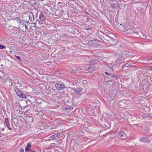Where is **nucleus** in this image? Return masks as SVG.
Wrapping results in <instances>:
<instances>
[{
	"label": "nucleus",
	"instance_id": "nucleus-1",
	"mask_svg": "<svg viewBox=\"0 0 152 152\" xmlns=\"http://www.w3.org/2000/svg\"><path fill=\"white\" fill-rule=\"evenodd\" d=\"M128 54L124 51L121 53V55H119L118 56V58H117V62L122 63H124L126 61L125 59L128 56Z\"/></svg>",
	"mask_w": 152,
	"mask_h": 152
},
{
	"label": "nucleus",
	"instance_id": "nucleus-2",
	"mask_svg": "<svg viewBox=\"0 0 152 152\" xmlns=\"http://www.w3.org/2000/svg\"><path fill=\"white\" fill-rule=\"evenodd\" d=\"M55 86L56 89L58 91L62 90L65 88V84L61 81L56 82Z\"/></svg>",
	"mask_w": 152,
	"mask_h": 152
},
{
	"label": "nucleus",
	"instance_id": "nucleus-3",
	"mask_svg": "<svg viewBox=\"0 0 152 152\" xmlns=\"http://www.w3.org/2000/svg\"><path fill=\"white\" fill-rule=\"evenodd\" d=\"M14 90L16 94L20 98H26V95L22 92L17 87H15Z\"/></svg>",
	"mask_w": 152,
	"mask_h": 152
},
{
	"label": "nucleus",
	"instance_id": "nucleus-4",
	"mask_svg": "<svg viewBox=\"0 0 152 152\" xmlns=\"http://www.w3.org/2000/svg\"><path fill=\"white\" fill-rule=\"evenodd\" d=\"M99 41L94 40H91L88 42V44L89 45H93V46H97L99 45Z\"/></svg>",
	"mask_w": 152,
	"mask_h": 152
},
{
	"label": "nucleus",
	"instance_id": "nucleus-5",
	"mask_svg": "<svg viewBox=\"0 0 152 152\" xmlns=\"http://www.w3.org/2000/svg\"><path fill=\"white\" fill-rule=\"evenodd\" d=\"M141 32L137 28H134V37H138L141 35Z\"/></svg>",
	"mask_w": 152,
	"mask_h": 152
},
{
	"label": "nucleus",
	"instance_id": "nucleus-6",
	"mask_svg": "<svg viewBox=\"0 0 152 152\" xmlns=\"http://www.w3.org/2000/svg\"><path fill=\"white\" fill-rule=\"evenodd\" d=\"M118 135L119 137L122 139L126 138L127 137L126 132L121 130L118 133Z\"/></svg>",
	"mask_w": 152,
	"mask_h": 152
},
{
	"label": "nucleus",
	"instance_id": "nucleus-7",
	"mask_svg": "<svg viewBox=\"0 0 152 152\" xmlns=\"http://www.w3.org/2000/svg\"><path fill=\"white\" fill-rule=\"evenodd\" d=\"M47 14L44 12H41L39 14V18L42 21H45V20L46 15Z\"/></svg>",
	"mask_w": 152,
	"mask_h": 152
},
{
	"label": "nucleus",
	"instance_id": "nucleus-8",
	"mask_svg": "<svg viewBox=\"0 0 152 152\" xmlns=\"http://www.w3.org/2000/svg\"><path fill=\"white\" fill-rule=\"evenodd\" d=\"M140 140L143 143H149L151 142L149 138L145 137H142L141 138Z\"/></svg>",
	"mask_w": 152,
	"mask_h": 152
},
{
	"label": "nucleus",
	"instance_id": "nucleus-9",
	"mask_svg": "<svg viewBox=\"0 0 152 152\" xmlns=\"http://www.w3.org/2000/svg\"><path fill=\"white\" fill-rule=\"evenodd\" d=\"M72 20V19H67L64 20L62 22V24L63 25L66 26L67 25L69 24L71 22V21Z\"/></svg>",
	"mask_w": 152,
	"mask_h": 152
},
{
	"label": "nucleus",
	"instance_id": "nucleus-10",
	"mask_svg": "<svg viewBox=\"0 0 152 152\" xmlns=\"http://www.w3.org/2000/svg\"><path fill=\"white\" fill-rule=\"evenodd\" d=\"M20 23V25L21 26H24L25 24L26 23L28 24V26L30 27V26L29 25V24H30V23H29V20H20V21L19 22Z\"/></svg>",
	"mask_w": 152,
	"mask_h": 152
},
{
	"label": "nucleus",
	"instance_id": "nucleus-11",
	"mask_svg": "<svg viewBox=\"0 0 152 152\" xmlns=\"http://www.w3.org/2000/svg\"><path fill=\"white\" fill-rule=\"evenodd\" d=\"M108 41V43L111 45H114L116 43V40L111 37H109Z\"/></svg>",
	"mask_w": 152,
	"mask_h": 152
},
{
	"label": "nucleus",
	"instance_id": "nucleus-12",
	"mask_svg": "<svg viewBox=\"0 0 152 152\" xmlns=\"http://www.w3.org/2000/svg\"><path fill=\"white\" fill-rule=\"evenodd\" d=\"M61 134V133L60 132H58L50 136V138H52L53 139H57L58 138V137L60 136Z\"/></svg>",
	"mask_w": 152,
	"mask_h": 152
},
{
	"label": "nucleus",
	"instance_id": "nucleus-13",
	"mask_svg": "<svg viewBox=\"0 0 152 152\" xmlns=\"http://www.w3.org/2000/svg\"><path fill=\"white\" fill-rule=\"evenodd\" d=\"M4 121L8 129L10 130H12V129L10 127V124L9 123V120L8 118H6L4 119Z\"/></svg>",
	"mask_w": 152,
	"mask_h": 152
},
{
	"label": "nucleus",
	"instance_id": "nucleus-14",
	"mask_svg": "<svg viewBox=\"0 0 152 152\" xmlns=\"http://www.w3.org/2000/svg\"><path fill=\"white\" fill-rule=\"evenodd\" d=\"M31 145L29 142L28 143L25 148V150L26 152H28L31 150Z\"/></svg>",
	"mask_w": 152,
	"mask_h": 152
},
{
	"label": "nucleus",
	"instance_id": "nucleus-15",
	"mask_svg": "<svg viewBox=\"0 0 152 152\" xmlns=\"http://www.w3.org/2000/svg\"><path fill=\"white\" fill-rule=\"evenodd\" d=\"M72 90L74 91L75 93H78L81 92L83 90V89L82 88L80 87L73 88Z\"/></svg>",
	"mask_w": 152,
	"mask_h": 152
},
{
	"label": "nucleus",
	"instance_id": "nucleus-16",
	"mask_svg": "<svg viewBox=\"0 0 152 152\" xmlns=\"http://www.w3.org/2000/svg\"><path fill=\"white\" fill-rule=\"evenodd\" d=\"M12 80L11 79H9L5 81V82L10 86H11L12 85Z\"/></svg>",
	"mask_w": 152,
	"mask_h": 152
},
{
	"label": "nucleus",
	"instance_id": "nucleus-17",
	"mask_svg": "<svg viewBox=\"0 0 152 152\" xmlns=\"http://www.w3.org/2000/svg\"><path fill=\"white\" fill-rule=\"evenodd\" d=\"M28 24L26 25V24H25L24 26H22V31H26L28 29Z\"/></svg>",
	"mask_w": 152,
	"mask_h": 152
},
{
	"label": "nucleus",
	"instance_id": "nucleus-18",
	"mask_svg": "<svg viewBox=\"0 0 152 152\" xmlns=\"http://www.w3.org/2000/svg\"><path fill=\"white\" fill-rule=\"evenodd\" d=\"M110 77L112 78H114L115 79L117 80H118V79L119 77L118 75H115L114 74H113L112 73Z\"/></svg>",
	"mask_w": 152,
	"mask_h": 152
},
{
	"label": "nucleus",
	"instance_id": "nucleus-19",
	"mask_svg": "<svg viewBox=\"0 0 152 152\" xmlns=\"http://www.w3.org/2000/svg\"><path fill=\"white\" fill-rule=\"evenodd\" d=\"M36 115L37 116H39L40 118H42L44 115V114L41 111L38 112L36 113Z\"/></svg>",
	"mask_w": 152,
	"mask_h": 152
},
{
	"label": "nucleus",
	"instance_id": "nucleus-20",
	"mask_svg": "<svg viewBox=\"0 0 152 152\" xmlns=\"http://www.w3.org/2000/svg\"><path fill=\"white\" fill-rule=\"evenodd\" d=\"M69 97H66L63 99L66 104H67L69 103Z\"/></svg>",
	"mask_w": 152,
	"mask_h": 152
},
{
	"label": "nucleus",
	"instance_id": "nucleus-21",
	"mask_svg": "<svg viewBox=\"0 0 152 152\" xmlns=\"http://www.w3.org/2000/svg\"><path fill=\"white\" fill-rule=\"evenodd\" d=\"M117 7V5L115 4H110V7L114 9H116Z\"/></svg>",
	"mask_w": 152,
	"mask_h": 152
},
{
	"label": "nucleus",
	"instance_id": "nucleus-22",
	"mask_svg": "<svg viewBox=\"0 0 152 152\" xmlns=\"http://www.w3.org/2000/svg\"><path fill=\"white\" fill-rule=\"evenodd\" d=\"M28 17L30 21L31 20L32 21V19H33V20L34 21V15L33 13L30 14L28 16Z\"/></svg>",
	"mask_w": 152,
	"mask_h": 152
},
{
	"label": "nucleus",
	"instance_id": "nucleus-23",
	"mask_svg": "<svg viewBox=\"0 0 152 152\" xmlns=\"http://www.w3.org/2000/svg\"><path fill=\"white\" fill-rule=\"evenodd\" d=\"M58 14H59L58 16L59 17V18H61L62 16L64 13V11L63 10L59 11H58Z\"/></svg>",
	"mask_w": 152,
	"mask_h": 152
},
{
	"label": "nucleus",
	"instance_id": "nucleus-24",
	"mask_svg": "<svg viewBox=\"0 0 152 152\" xmlns=\"http://www.w3.org/2000/svg\"><path fill=\"white\" fill-rule=\"evenodd\" d=\"M4 76V72L3 71H0V78H3Z\"/></svg>",
	"mask_w": 152,
	"mask_h": 152
},
{
	"label": "nucleus",
	"instance_id": "nucleus-25",
	"mask_svg": "<svg viewBox=\"0 0 152 152\" xmlns=\"http://www.w3.org/2000/svg\"><path fill=\"white\" fill-rule=\"evenodd\" d=\"M152 58H151L149 57H145L143 58L142 60L147 61H150V60H152Z\"/></svg>",
	"mask_w": 152,
	"mask_h": 152
},
{
	"label": "nucleus",
	"instance_id": "nucleus-26",
	"mask_svg": "<svg viewBox=\"0 0 152 152\" xmlns=\"http://www.w3.org/2000/svg\"><path fill=\"white\" fill-rule=\"evenodd\" d=\"M82 83L83 84V86H86L88 83L87 81L86 80H84L83 81Z\"/></svg>",
	"mask_w": 152,
	"mask_h": 152
},
{
	"label": "nucleus",
	"instance_id": "nucleus-27",
	"mask_svg": "<svg viewBox=\"0 0 152 152\" xmlns=\"http://www.w3.org/2000/svg\"><path fill=\"white\" fill-rule=\"evenodd\" d=\"M58 144H57L52 143L50 145V146L52 148H54L55 147H57Z\"/></svg>",
	"mask_w": 152,
	"mask_h": 152
},
{
	"label": "nucleus",
	"instance_id": "nucleus-28",
	"mask_svg": "<svg viewBox=\"0 0 152 152\" xmlns=\"http://www.w3.org/2000/svg\"><path fill=\"white\" fill-rule=\"evenodd\" d=\"M3 26L6 28H8L9 27H10V26L6 23H4Z\"/></svg>",
	"mask_w": 152,
	"mask_h": 152
},
{
	"label": "nucleus",
	"instance_id": "nucleus-29",
	"mask_svg": "<svg viewBox=\"0 0 152 152\" xmlns=\"http://www.w3.org/2000/svg\"><path fill=\"white\" fill-rule=\"evenodd\" d=\"M141 34L142 35V38L144 39H148V37L145 34L141 33Z\"/></svg>",
	"mask_w": 152,
	"mask_h": 152
},
{
	"label": "nucleus",
	"instance_id": "nucleus-30",
	"mask_svg": "<svg viewBox=\"0 0 152 152\" xmlns=\"http://www.w3.org/2000/svg\"><path fill=\"white\" fill-rule=\"evenodd\" d=\"M127 32L128 34L129 33L130 34L133 33V30L132 29H129L127 30Z\"/></svg>",
	"mask_w": 152,
	"mask_h": 152
},
{
	"label": "nucleus",
	"instance_id": "nucleus-31",
	"mask_svg": "<svg viewBox=\"0 0 152 152\" xmlns=\"http://www.w3.org/2000/svg\"><path fill=\"white\" fill-rule=\"evenodd\" d=\"M92 66H88V67H87L86 68V71H90V69H92Z\"/></svg>",
	"mask_w": 152,
	"mask_h": 152
},
{
	"label": "nucleus",
	"instance_id": "nucleus-32",
	"mask_svg": "<svg viewBox=\"0 0 152 152\" xmlns=\"http://www.w3.org/2000/svg\"><path fill=\"white\" fill-rule=\"evenodd\" d=\"M52 16L53 17L56 19H58L59 18V17L58 16V15H56V14H53Z\"/></svg>",
	"mask_w": 152,
	"mask_h": 152
},
{
	"label": "nucleus",
	"instance_id": "nucleus-33",
	"mask_svg": "<svg viewBox=\"0 0 152 152\" xmlns=\"http://www.w3.org/2000/svg\"><path fill=\"white\" fill-rule=\"evenodd\" d=\"M60 151H59L57 149H55L54 151L55 152H64V150L62 149H60Z\"/></svg>",
	"mask_w": 152,
	"mask_h": 152
},
{
	"label": "nucleus",
	"instance_id": "nucleus-34",
	"mask_svg": "<svg viewBox=\"0 0 152 152\" xmlns=\"http://www.w3.org/2000/svg\"><path fill=\"white\" fill-rule=\"evenodd\" d=\"M6 47L5 46H4L0 44V49H5L6 48Z\"/></svg>",
	"mask_w": 152,
	"mask_h": 152
},
{
	"label": "nucleus",
	"instance_id": "nucleus-35",
	"mask_svg": "<svg viewBox=\"0 0 152 152\" xmlns=\"http://www.w3.org/2000/svg\"><path fill=\"white\" fill-rule=\"evenodd\" d=\"M111 73H108V72H104V74L107 75L109 76H110L111 74Z\"/></svg>",
	"mask_w": 152,
	"mask_h": 152
},
{
	"label": "nucleus",
	"instance_id": "nucleus-36",
	"mask_svg": "<svg viewBox=\"0 0 152 152\" xmlns=\"http://www.w3.org/2000/svg\"><path fill=\"white\" fill-rule=\"evenodd\" d=\"M73 109V108L72 107H69L68 108H66V110H67V109H68L69 110H72Z\"/></svg>",
	"mask_w": 152,
	"mask_h": 152
},
{
	"label": "nucleus",
	"instance_id": "nucleus-37",
	"mask_svg": "<svg viewBox=\"0 0 152 152\" xmlns=\"http://www.w3.org/2000/svg\"><path fill=\"white\" fill-rule=\"evenodd\" d=\"M14 56L17 58L20 61H21V59L20 56H18L15 55Z\"/></svg>",
	"mask_w": 152,
	"mask_h": 152
},
{
	"label": "nucleus",
	"instance_id": "nucleus-38",
	"mask_svg": "<svg viewBox=\"0 0 152 152\" xmlns=\"http://www.w3.org/2000/svg\"><path fill=\"white\" fill-rule=\"evenodd\" d=\"M85 29L87 30H90V29H91V28L90 27H89V26H88V27H85Z\"/></svg>",
	"mask_w": 152,
	"mask_h": 152
},
{
	"label": "nucleus",
	"instance_id": "nucleus-39",
	"mask_svg": "<svg viewBox=\"0 0 152 152\" xmlns=\"http://www.w3.org/2000/svg\"><path fill=\"white\" fill-rule=\"evenodd\" d=\"M115 65H113V66H112V68H111V69H112V70L113 71L114 70V68L115 69Z\"/></svg>",
	"mask_w": 152,
	"mask_h": 152
},
{
	"label": "nucleus",
	"instance_id": "nucleus-40",
	"mask_svg": "<svg viewBox=\"0 0 152 152\" xmlns=\"http://www.w3.org/2000/svg\"><path fill=\"white\" fill-rule=\"evenodd\" d=\"M20 152H24V149L23 148H21L20 151Z\"/></svg>",
	"mask_w": 152,
	"mask_h": 152
},
{
	"label": "nucleus",
	"instance_id": "nucleus-41",
	"mask_svg": "<svg viewBox=\"0 0 152 152\" xmlns=\"http://www.w3.org/2000/svg\"><path fill=\"white\" fill-rule=\"evenodd\" d=\"M148 69L150 71L152 70V66L149 67Z\"/></svg>",
	"mask_w": 152,
	"mask_h": 152
},
{
	"label": "nucleus",
	"instance_id": "nucleus-42",
	"mask_svg": "<svg viewBox=\"0 0 152 152\" xmlns=\"http://www.w3.org/2000/svg\"><path fill=\"white\" fill-rule=\"evenodd\" d=\"M13 117L14 118V119H15L17 118V116L15 114H14L13 116Z\"/></svg>",
	"mask_w": 152,
	"mask_h": 152
},
{
	"label": "nucleus",
	"instance_id": "nucleus-43",
	"mask_svg": "<svg viewBox=\"0 0 152 152\" xmlns=\"http://www.w3.org/2000/svg\"><path fill=\"white\" fill-rule=\"evenodd\" d=\"M37 4V2H36V1H34V2L33 3H32V4Z\"/></svg>",
	"mask_w": 152,
	"mask_h": 152
},
{
	"label": "nucleus",
	"instance_id": "nucleus-44",
	"mask_svg": "<svg viewBox=\"0 0 152 152\" xmlns=\"http://www.w3.org/2000/svg\"><path fill=\"white\" fill-rule=\"evenodd\" d=\"M128 122H129V124L131 125V124H132V120L131 122H130L129 120L128 121Z\"/></svg>",
	"mask_w": 152,
	"mask_h": 152
},
{
	"label": "nucleus",
	"instance_id": "nucleus-45",
	"mask_svg": "<svg viewBox=\"0 0 152 152\" xmlns=\"http://www.w3.org/2000/svg\"><path fill=\"white\" fill-rule=\"evenodd\" d=\"M14 32L15 34H18V31L16 30H14Z\"/></svg>",
	"mask_w": 152,
	"mask_h": 152
},
{
	"label": "nucleus",
	"instance_id": "nucleus-46",
	"mask_svg": "<svg viewBox=\"0 0 152 152\" xmlns=\"http://www.w3.org/2000/svg\"><path fill=\"white\" fill-rule=\"evenodd\" d=\"M85 14H86L87 15H89V14L88 12L87 11H86V12H85Z\"/></svg>",
	"mask_w": 152,
	"mask_h": 152
},
{
	"label": "nucleus",
	"instance_id": "nucleus-47",
	"mask_svg": "<svg viewBox=\"0 0 152 152\" xmlns=\"http://www.w3.org/2000/svg\"><path fill=\"white\" fill-rule=\"evenodd\" d=\"M150 34H151L152 35V28L151 29V30L150 31Z\"/></svg>",
	"mask_w": 152,
	"mask_h": 152
},
{
	"label": "nucleus",
	"instance_id": "nucleus-48",
	"mask_svg": "<svg viewBox=\"0 0 152 152\" xmlns=\"http://www.w3.org/2000/svg\"><path fill=\"white\" fill-rule=\"evenodd\" d=\"M58 11L57 12H56L55 14H56V15H58Z\"/></svg>",
	"mask_w": 152,
	"mask_h": 152
},
{
	"label": "nucleus",
	"instance_id": "nucleus-49",
	"mask_svg": "<svg viewBox=\"0 0 152 152\" xmlns=\"http://www.w3.org/2000/svg\"><path fill=\"white\" fill-rule=\"evenodd\" d=\"M28 117L29 118H31V120H32V117H31V116H29V117Z\"/></svg>",
	"mask_w": 152,
	"mask_h": 152
},
{
	"label": "nucleus",
	"instance_id": "nucleus-50",
	"mask_svg": "<svg viewBox=\"0 0 152 152\" xmlns=\"http://www.w3.org/2000/svg\"><path fill=\"white\" fill-rule=\"evenodd\" d=\"M29 152H35V151H34L32 150V151H31Z\"/></svg>",
	"mask_w": 152,
	"mask_h": 152
},
{
	"label": "nucleus",
	"instance_id": "nucleus-51",
	"mask_svg": "<svg viewBox=\"0 0 152 152\" xmlns=\"http://www.w3.org/2000/svg\"><path fill=\"white\" fill-rule=\"evenodd\" d=\"M4 128H3L2 129V131H4Z\"/></svg>",
	"mask_w": 152,
	"mask_h": 152
},
{
	"label": "nucleus",
	"instance_id": "nucleus-52",
	"mask_svg": "<svg viewBox=\"0 0 152 152\" xmlns=\"http://www.w3.org/2000/svg\"><path fill=\"white\" fill-rule=\"evenodd\" d=\"M137 124H134V126H137Z\"/></svg>",
	"mask_w": 152,
	"mask_h": 152
},
{
	"label": "nucleus",
	"instance_id": "nucleus-53",
	"mask_svg": "<svg viewBox=\"0 0 152 152\" xmlns=\"http://www.w3.org/2000/svg\"><path fill=\"white\" fill-rule=\"evenodd\" d=\"M148 0V1H149V2L152 1V0Z\"/></svg>",
	"mask_w": 152,
	"mask_h": 152
},
{
	"label": "nucleus",
	"instance_id": "nucleus-54",
	"mask_svg": "<svg viewBox=\"0 0 152 152\" xmlns=\"http://www.w3.org/2000/svg\"><path fill=\"white\" fill-rule=\"evenodd\" d=\"M28 110H27L26 112V113H27Z\"/></svg>",
	"mask_w": 152,
	"mask_h": 152
},
{
	"label": "nucleus",
	"instance_id": "nucleus-55",
	"mask_svg": "<svg viewBox=\"0 0 152 152\" xmlns=\"http://www.w3.org/2000/svg\"><path fill=\"white\" fill-rule=\"evenodd\" d=\"M20 114H23V112H22L21 113H20Z\"/></svg>",
	"mask_w": 152,
	"mask_h": 152
},
{
	"label": "nucleus",
	"instance_id": "nucleus-56",
	"mask_svg": "<svg viewBox=\"0 0 152 152\" xmlns=\"http://www.w3.org/2000/svg\"><path fill=\"white\" fill-rule=\"evenodd\" d=\"M144 87H145L143 86V89L144 90Z\"/></svg>",
	"mask_w": 152,
	"mask_h": 152
},
{
	"label": "nucleus",
	"instance_id": "nucleus-57",
	"mask_svg": "<svg viewBox=\"0 0 152 152\" xmlns=\"http://www.w3.org/2000/svg\"><path fill=\"white\" fill-rule=\"evenodd\" d=\"M18 18H16V19H18ZM15 19H14V20H15Z\"/></svg>",
	"mask_w": 152,
	"mask_h": 152
},
{
	"label": "nucleus",
	"instance_id": "nucleus-58",
	"mask_svg": "<svg viewBox=\"0 0 152 152\" xmlns=\"http://www.w3.org/2000/svg\"><path fill=\"white\" fill-rule=\"evenodd\" d=\"M34 24H35V25L34 26H35L36 24L35 23H34Z\"/></svg>",
	"mask_w": 152,
	"mask_h": 152
},
{
	"label": "nucleus",
	"instance_id": "nucleus-59",
	"mask_svg": "<svg viewBox=\"0 0 152 152\" xmlns=\"http://www.w3.org/2000/svg\"><path fill=\"white\" fill-rule=\"evenodd\" d=\"M144 91H145V92H146L147 91L146 90H145Z\"/></svg>",
	"mask_w": 152,
	"mask_h": 152
},
{
	"label": "nucleus",
	"instance_id": "nucleus-60",
	"mask_svg": "<svg viewBox=\"0 0 152 152\" xmlns=\"http://www.w3.org/2000/svg\"><path fill=\"white\" fill-rule=\"evenodd\" d=\"M87 20H89V18H87Z\"/></svg>",
	"mask_w": 152,
	"mask_h": 152
},
{
	"label": "nucleus",
	"instance_id": "nucleus-61",
	"mask_svg": "<svg viewBox=\"0 0 152 152\" xmlns=\"http://www.w3.org/2000/svg\"><path fill=\"white\" fill-rule=\"evenodd\" d=\"M52 31V30H51V31H50V32H51V31Z\"/></svg>",
	"mask_w": 152,
	"mask_h": 152
},
{
	"label": "nucleus",
	"instance_id": "nucleus-62",
	"mask_svg": "<svg viewBox=\"0 0 152 152\" xmlns=\"http://www.w3.org/2000/svg\"><path fill=\"white\" fill-rule=\"evenodd\" d=\"M33 23V21H31V23Z\"/></svg>",
	"mask_w": 152,
	"mask_h": 152
}]
</instances>
